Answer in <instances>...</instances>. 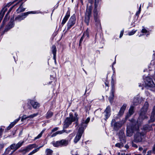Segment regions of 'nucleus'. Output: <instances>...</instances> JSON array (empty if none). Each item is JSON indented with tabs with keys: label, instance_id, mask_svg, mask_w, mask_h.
<instances>
[{
	"label": "nucleus",
	"instance_id": "1",
	"mask_svg": "<svg viewBox=\"0 0 155 155\" xmlns=\"http://www.w3.org/2000/svg\"><path fill=\"white\" fill-rule=\"evenodd\" d=\"M134 141L136 143L141 142L145 139L146 132L142 129H139L137 127V130L134 132Z\"/></svg>",
	"mask_w": 155,
	"mask_h": 155
},
{
	"label": "nucleus",
	"instance_id": "2",
	"mask_svg": "<svg viewBox=\"0 0 155 155\" xmlns=\"http://www.w3.org/2000/svg\"><path fill=\"white\" fill-rule=\"evenodd\" d=\"M148 107L149 104L146 101L145 102L141 110V112L138 119L139 120L141 119L143 120L147 118V117L146 115V114L147 111Z\"/></svg>",
	"mask_w": 155,
	"mask_h": 155
},
{
	"label": "nucleus",
	"instance_id": "3",
	"mask_svg": "<svg viewBox=\"0 0 155 155\" xmlns=\"http://www.w3.org/2000/svg\"><path fill=\"white\" fill-rule=\"evenodd\" d=\"M51 143L54 147L66 146L68 144V140L62 139L56 142L53 141Z\"/></svg>",
	"mask_w": 155,
	"mask_h": 155
},
{
	"label": "nucleus",
	"instance_id": "4",
	"mask_svg": "<svg viewBox=\"0 0 155 155\" xmlns=\"http://www.w3.org/2000/svg\"><path fill=\"white\" fill-rule=\"evenodd\" d=\"M92 7L91 6H87L85 17V22L87 25H89L90 17L91 14Z\"/></svg>",
	"mask_w": 155,
	"mask_h": 155
},
{
	"label": "nucleus",
	"instance_id": "5",
	"mask_svg": "<svg viewBox=\"0 0 155 155\" xmlns=\"http://www.w3.org/2000/svg\"><path fill=\"white\" fill-rule=\"evenodd\" d=\"M138 127L137 125L134 126L133 123H132L131 126H127V129L126 135L128 137H131L133 135L134 131H135L137 130V128Z\"/></svg>",
	"mask_w": 155,
	"mask_h": 155
},
{
	"label": "nucleus",
	"instance_id": "6",
	"mask_svg": "<svg viewBox=\"0 0 155 155\" xmlns=\"http://www.w3.org/2000/svg\"><path fill=\"white\" fill-rule=\"evenodd\" d=\"M124 123L121 121L116 122L115 120L114 119L112 120L111 125L113 127V129L114 130H117L122 126Z\"/></svg>",
	"mask_w": 155,
	"mask_h": 155
},
{
	"label": "nucleus",
	"instance_id": "7",
	"mask_svg": "<svg viewBox=\"0 0 155 155\" xmlns=\"http://www.w3.org/2000/svg\"><path fill=\"white\" fill-rule=\"evenodd\" d=\"M76 17L74 15L71 17L67 25L68 30L69 29L75 24Z\"/></svg>",
	"mask_w": 155,
	"mask_h": 155
},
{
	"label": "nucleus",
	"instance_id": "8",
	"mask_svg": "<svg viewBox=\"0 0 155 155\" xmlns=\"http://www.w3.org/2000/svg\"><path fill=\"white\" fill-rule=\"evenodd\" d=\"M90 118L89 117L87 118L85 120H83L81 122V124L80 125V127L79 129L80 128L83 130V132H84V129L86 128L87 126V124L89 122Z\"/></svg>",
	"mask_w": 155,
	"mask_h": 155
},
{
	"label": "nucleus",
	"instance_id": "9",
	"mask_svg": "<svg viewBox=\"0 0 155 155\" xmlns=\"http://www.w3.org/2000/svg\"><path fill=\"white\" fill-rule=\"evenodd\" d=\"M83 133V130H81V129L80 128V129H78L74 140V142L75 143H77L80 140Z\"/></svg>",
	"mask_w": 155,
	"mask_h": 155
},
{
	"label": "nucleus",
	"instance_id": "10",
	"mask_svg": "<svg viewBox=\"0 0 155 155\" xmlns=\"http://www.w3.org/2000/svg\"><path fill=\"white\" fill-rule=\"evenodd\" d=\"M32 12H28L22 13L21 15H19L15 18L16 21H21L24 19L25 17L29 14L31 13Z\"/></svg>",
	"mask_w": 155,
	"mask_h": 155
},
{
	"label": "nucleus",
	"instance_id": "11",
	"mask_svg": "<svg viewBox=\"0 0 155 155\" xmlns=\"http://www.w3.org/2000/svg\"><path fill=\"white\" fill-rule=\"evenodd\" d=\"M24 142V141L19 142L17 144L15 143L12 144L10 146L11 149L12 150H14V151H15L22 145Z\"/></svg>",
	"mask_w": 155,
	"mask_h": 155
},
{
	"label": "nucleus",
	"instance_id": "12",
	"mask_svg": "<svg viewBox=\"0 0 155 155\" xmlns=\"http://www.w3.org/2000/svg\"><path fill=\"white\" fill-rule=\"evenodd\" d=\"M118 136L120 140L124 143L126 142L125 136L124 131L122 130H120L118 133Z\"/></svg>",
	"mask_w": 155,
	"mask_h": 155
},
{
	"label": "nucleus",
	"instance_id": "13",
	"mask_svg": "<svg viewBox=\"0 0 155 155\" xmlns=\"http://www.w3.org/2000/svg\"><path fill=\"white\" fill-rule=\"evenodd\" d=\"M115 87L113 84H112V88L111 91V96L109 97V99L110 103L112 102L114 97V93L115 91Z\"/></svg>",
	"mask_w": 155,
	"mask_h": 155
},
{
	"label": "nucleus",
	"instance_id": "14",
	"mask_svg": "<svg viewBox=\"0 0 155 155\" xmlns=\"http://www.w3.org/2000/svg\"><path fill=\"white\" fill-rule=\"evenodd\" d=\"M147 82H146V84L149 87H154L155 84L154 83L152 79L149 77L146 78Z\"/></svg>",
	"mask_w": 155,
	"mask_h": 155
},
{
	"label": "nucleus",
	"instance_id": "15",
	"mask_svg": "<svg viewBox=\"0 0 155 155\" xmlns=\"http://www.w3.org/2000/svg\"><path fill=\"white\" fill-rule=\"evenodd\" d=\"M37 147V146L35 144H30L26 148L23 150V151H25V153L28 152L29 150H31L33 148H35Z\"/></svg>",
	"mask_w": 155,
	"mask_h": 155
},
{
	"label": "nucleus",
	"instance_id": "16",
	"mask_svg": "<svg viewBox=\"0 0 155 155\" xmlns=\"http://www.w3.org/2000/svg\"><path fill=\"white\" fill-rule=\"evenodd\" d=\"M72 122V121L70 117L67 118L65 120V123L64 125V128H67L71 124Z\"/></svg>",
	"mask_w": 155,
	"mask_h": 155
},
{
	"label": "nucleus",
	"instance_id": "17",
	"mask_svg": "<svg viewBox=\"0 0 155 155\" xmlns=\"http://www.w3.org/2000/svg\"><path fill=\"white\" fill-rule=\"evenodd\" d=\"M110 108L109 106H108L106 108L104 113L106 119H107L110 115Z\"/></svg>",
	"mask_w": 155,
	"mask_h": 155
},
{
	"label": "nucleus",
	"instance_id": "18",
	"mask_svg": "<svg viewBox=\"0 0 155 155\" xmlns=\"http://www.w3.org/2000/svg\"><path fill=\"white\" fill-rule=\"evenodd\" d=\"M127 107V105L124 104L121 107L120 111L118 113V115L120 116L122 115L124 113V111Z\"/></svg>",
	"mask_w": 155,
	"mask_h": 155
},
{
	"label": "nucleus",
	"instance_id": "19",
	"mask_svg": "<svg viewBox=\"0 0 155 155\" xmlns=\"http://www.w3.org/2000/svg\"><path fill=\"white\" fill-rule=\"evenodd\" d=\"M30 103L34 108H37L40 106L39 104L38 103L33 100L31 101Z\"/></svg>",
	"mask_w": 155,
	"mask_h": 155
},
{
	"label": "nucleus",
	"instance_id": "20",
	"mask_svg": "<svg viewBox=\"0 0 155 155\" xmlns=\"http://www.w3.org/2000/svg\"><path fill=\"white\" fill-rule=\"evenodd\" d=\"M7 8L6 7H4L0 13V21H1L5 12L7 11Z\"/></svg>",
	"mask_w": 155,
	"mask_h": 155
},
{
	"label": "nucleus",
	"instance_id": "21",
	"mask_svg": "<svg viewBox=\"0 0 155 155\" xmlns=\"http://www.w3.org/2000/svg\"><path fill=\"white\" fill-rule=\"evenodd\" d=\"M75 116L74 117L72 114H70V118L72 122L77 121L78 120V118L77 117L78 115L76 113H75L74 114Z\"/></svg>",
	"mask_w": 155,
	"mask_h": 155
},
{
	"label": "nucleus",
	"instance_id": "22",
	"mask_svg": "<svg viewBox=\"0 0 155 155\" xmlns=\"http://www.w3.org/2000/svg\"><path fill=\"white\" fill-rule=\"evenodd\" d=\"M70 15V13H69V12H67L66 13V14L65 17H64V19H63V20L62 21V22L61 23L62 24L64 25L66 23V22L68 20V18L69 17Z\"/></svg>",
	"mask_w": 155,
	"mask_h": 155
},
{
	"label": "nucleus",
	"instance_id": "23",
	"mask_svg": "<svg viewBox=\"0 0 155 155\" xmlns=\"http://www.w3.org/2000/svg\"><path fill=\"white\" fill-rule=\"evenodd\" d=\"M134 112V107L133 106H131L129 110V113L127 114L126 116V118H128L131 115L133 114Z\"/></svg>",
	"mask_w": 155,
	"mask_h": 155
},
{
	"label": "nucleus",
	"instance_id": "24",
	"mask_svg": "<svg viewBox=\"0 0 155 155\" xmlns=\"http://www.w3.org/2000/svg\"><path fill=\"white\" fill-rule=\"evenodd\" d=\"M97 10L96 9H94V19L95 22L99 21L98 17L97 16Z\"/></svg>",
	"mask_w": 155,
	"mask_h": 155
},
{
	"label": "nucleus",
	"instance_id": "25",
	"mask_svg": "<svg viewBox=\"0 0 155 155\" xmlns=\"http://www.w3.org/2000/svg\"><path fill=\"white\" fill-rule=\"evenodd\" d=\"M23 3H21L19 7L17 9L16 11L17 13H19L24 12L25 10V8H23L22 4Z\"/></svg>",
	"mask_w": 155,
	"mask_h": 155
},
{
	"label": "nucleus",
	"instance_id": "26",
	"mask_svg": "<svg viewBox=\"0 0 155 155\" xmlns=\"http://www.w3.org/2000/svg\"><path fill=\"white\" fill-rule=\"evenodd\" d=\"M52 53L54 55V58L55 59L56 52V48L54 45H53L52 47Z\"/></svg>",
	"mask_w": 155,
	"mask_h": 155
},
{
	"label": "nucleus",
	"instance_id": "27",
	"mask_svg": "<svg viewBox=\"0 0 155 155\" xmlns=\"http://www.w3.org/2000/svg\"><path fill=\"white\" fill-rule=\"evenodd\" d=\"M64 132H66V131H57V132H56L55 133L53 134L51 136V137H54L56 136L57 134H61L62 133H64Z\"/></svg>",
	"mask_w": 155,
	"mask_h": 155
},
{
	"label": "nucleus",
	"instance_id": "28",
	"mask_svg": "<svg viewBox=\"0 0 155 155\" xmlns=\"http://www.w3.org/2000/svg\"><path fill=\"white\" fill-rule=\"evenodd\" d=\"M142 129L143 131H144L146 132V131L151 130V127L148 125H145L143 126V129Z\"/></svg>",
	"mask_w": 155,
	"mask_h": 155
},
{
	"label": "nucleus",
	"instance_id": "29",
	"mask_svg": "<svg viewBox=\"0 0 155 155\" xmlns=\"http://www.w3.org/2000/svg\"><path fill=\"white\" fill-rule=\"evenodd\" d=\"M155 120V114L152 113L150 117V119L149 120V122H153Z\"/></svg>",
	"mask_w": 155,
	"mask_h": 155
},
{
	"label": "nucleus",
	"instance_id": "30",
	"mask_svg": "<svg viewBox=\"0 0 155 155\" xmlns=\"http://www.w3.org/2000/svg\"><path fill=\"white\" fill-rule=\"evenodd\" d=\"M43 146V145L37 148L36 149L34 150H32L31 152L33 155V154H34L35 153H36L40 149V148H41Z\"/></svg>",
	"mask_w": 155,
	"mask_h": 155
},
{
	"label": "nucleus",
	"instance_id": "31",
	"mask_svg": "<svg viewBox=\"0 0 155 155\" xmlns=\"http://www.w3.org/2000/svg\"><path fill=\"white\" fill-rule=\"evenodd\" d=\"M14 23L10 21L7 25V27L8 29H10L14 26Z\"/></svg>",
	"mask_w": 155,
	"mask_h": 155
},
{
	"label": "nucleus",
	"instance_id": "32",
	"mask_svg": "<svg viewBox=\"0 0 155 155\" xmlns=\"http://www.w3.org/2000/svg\"><path fill=\"white\" fill-rule=\"evenodd\" d=\"M123 143V142H121L120 143H117L115 144V146L116 147L121 148L124 146Z\"/></svg>",
	"mask_w": 155,
	"mask_h": 155
},
{
	"label": "nucleus",
	"instance_id": "33",
	"mask_svg": "<svg viewBox=\"0 0 155 155\" xmlns=\"http://www.w3.org/2000/svg\"><path fill=\"white\" fill-rule=\"evenodd\" d=\"M46 155H52L53 151L50 149H48L46 150Z\"/></svg>",
	"mask_w": 155,
	"mask_h": 155
},
{
	"label": "nucleus",
	"instance_id": "34",
	"mask_svg": "<svg viewBox=\"0 0 155 155\" xmlns=\"http://www.w3.org/2000/svg\"><path fill=\"white\" fill-rule=\"evenodd\" d=\"M53 113L51 111H48L46 114V117L47 118H50L53 115Z\"/></svg>",
	"mask_w": 155,
	"mask_h": 155
},
{
	"label": "nucleus",
	"instance_id": "35",
	"mask_svg": "<svg viewBox=\"0 0 155 155\" xmlns=\"http://www.w3.org/2000/svg\"><path fill=\"white\" fill-rule=\"evenodd\" d=\"M99 0H94V8L97 9V8L98 6Z\"/></svg>",
	"mask_w": 155,
	"mask_h": 155
},
{
	"label": "nucleus",
	"instance_id": "36",
	"mask_svg": "<svg viewBox=\"0 0 155 155\" xmlns=\"http://www.w3.org/2000/svg\"><path fill=\"white\" fill-rule=\"evenodd\" d=\"M89 31L88 30V29L87 28L86 30V31L84 32V33L83 35H84V36H87V38H89Z\"/></svg>",
	"mask_w": 155,
	"mask_h": 155
},
{
	"label": "nucleus",
	"instance_id": "37",
	"mask_svg": "<svg viewBox=\"0 0 155 155\" xmlns=\"http://www.w3.org/2000/svg\"><path fill=\"white\" fill-rule=\"evenodd\" d=\"M139 102L138 98L137 97L135 98L133 101V103L134 105H137Z\"/></svg>",
	"mask_w": 155,
	"mask_h": 155
},
{
	"label": "nucleus",
	"instance_id": "38",
	"mask_svg": "<svg viewBox=\"0 0 155 155\" xmlns=\"http://www.w3.org/2000/svg\"><path fill=\"white\" fill-rule=\"evenodd\" d=\"M43 133V131H42L41 132V133L37 136L35 137L34 140H35L40 138L41 137Z\"/></svg>",
	"mask_w": 155,
	"mask_h": 155
},
{
	"label": "nucleus",
	"instance_id": "39",
	"mask_svg": "<svg viewBox=\"0 0 155 155\" xmlns=\"http://www.w3.org/2000/svg\"><path fill=\"white\" fill-rule=\"evenodd\" d=\"M38 115V113L34 114L28 116V117L30 118H33Z\"/></svg>",
	"mask_w": 155,
	"mask_h": 155
},
{
	"label": "nucleus",
	"instance_id": "40",
	"mask_svg": "<svg viewBox=\"0 0 155 155\" xmlns=\"http://www.w3.org/2000/svg\"><path fill=\"white\" fill-rule=\"evenodd\" d=\"M95 22L96 23V25L97 27L99 28H101V25L100 21Z\"/></svg>",
	"mask_w": 155,
	"mask_h": 155
},
{
	"label": "nucleus",
	"instance_id": "41",
	"mask_svg": "<svg viewBox=\"0 0 155 155\" xmlns=\"http://www.w3.org/2000/svg\"><path fill=\"white\" fill-rule=\"evenodd\" d=\"M136 32V31H130L128 35H132L134 34Z\"/></svg>",
	"mask_w": 155,
	"mask_h": 155
},
{
	"label": "nucleus",
	"instance_id": "42",
	"mask_svg": "<svg viewBox=\"0 0 155 155\" xmlns=\"http://www.w3.org/2000/svg\"><path fill=\"white\" fill-rule=\"evenodd\" d=\"M84 35H83L82 36V37H81V39L80 40V41H79V46L81 45V44L82 42V41H83V38H84Z\"/></svg>",
	"mask_w": 155,
	"mask_h": 155
},
{
	"label": "nucleus",
	"instance_id": "43",
	"mask_svg": "<svg viewBox=\"0 0 155 155\" xmlns=\"http://www.w3.org/2000/svg\"><path fill=\"white\" fill-rule=\"evenodd\" d=\"M28 116L26 117V115H24L23 116L21 119V120L22 121L23 120H25L28 118Z\"/></svg>",
	"mask_w": 155,
	"mask_h": 155
},
{
	"label": "nucleus",
	"instance_id": "44",
	"mask_svg": "<svg viewBox=\"0 0 155 155\" xmlns=\"http://www.w3.org/2000/svg\"><path fill=\"white\" fill-rule=\"evenodd\" d=\"M58 129V127H55L51 130V133L57 131Z\"/></svg>",
	"mask_w": 155,
	"mask_h": 155
},
{
	"label": "nucleus",
	"instance_id": "45",
	"mask_svg": "<svg viewBox=\"0 0 155 155\" xmlns=\"http://www.w3.org/2000/svg\"><path fill=\"white\" fill-rule=\"evenodd\" d=\"M141 32L142 33H146L147 32V31L145 29L143 28L142 29Z\"/></svg>",
	"mask_w": 155,
	"mask_h": 155
},
{
	"label": "nucleus",
	"instance_id": "46",
	"mask_svg": "<svg viewBox=\"0 0 155 155\" xmlns=\"http://www.w3.org/2000/svg\"><path fill=\"white\" fill-rule=\"evenodd\" d=\"M6 21V19H5V18H4V20H3V22H2L3 24L2 25V26H1V28H3L4 27V25H5V22Z\"/></svg>",
	"mask_w": 155,
	"mask_h": 155
},
{
	"label": "nucleus",
	"instance_id": "47",
	"mask_svg": "<svg viewBox=\"0 0 155 155\" xmlns=\"http://www.w3.org/2000/svg\"><path fill=\"white\" fill-rule=\"evenodd\" d=\"M4 129L2 128L0 129V138L1 137L2 134V133Z\"/></svg>",
	"mask_w": 155,
	"mask_h": 155
},
{
	"label": "nucleus",
	"instance_id": "48",
	"mask_svg": "<svg viewBox=\"0 0 155 155\" xmlns=\"http://www.w3.org/2000/svg\"><path fill=\"white\" fill-rule=\"evenodd\" d=\"M132 146L133 147H135V148H137V147H138L137 146V145L135 144V143H134L133 142L132 143Z\"/></svg>",
	"mask_w": 155,
	"mask_h": 155
},
{
	"label": "nucleus",
	"instance_id": "49",
	"mask_svg": "<svg viewBox=\"0 0 155 155\" xmlns=\"http://www.w3.org/2000/svg\"><path fill=\"white\" fill-rule=\"evenodd\" d=\"M124 33V30H123L120 31V38H121L123 36Z\"/></svg>",
	"mask_w": 155,
	"mask_h": 155
},
{
	"label": "nucleus",
	"instance_id": "50",
	"mask_svg": "<svg viewBox=\"0 0 155 155\" xmlns=\"http://www.w3.org/2000/svg\"><path fill=\"white\" fill-rule=\"evenodd\" d=\"M15 124V122H12L11 124L10 125V126H11L12 127Z\"/></svg>",
	"mask_w": 155,
	"mask_h": 155
},
{
	"label": "nucleus",
	"instance_id": "51",
	"mask_svg": "<svg viewBox=\"0 0 155 155\" xmlns=\"http://www.w3.org/2000/svg\"><path fill=\"white\" fill-rule=\"evenodd\" d=\"M13 7H14V6H13V7H12L11 8H10V9H9L8 12L7 14V15H8V14H9L11 12V11H12V9L13 8Z\"/></svg>",
	"mask_w": 155,
	"mask_h": 155
},
{
	"label": "nucleus",
	"instance_id": "52",
	"mask_svg": "<svg viewBox=\"0 0 155 155\" xmlns=\"http://www.w3.org/2000/svg\"><path fill=\"white\" fill-rule=\"evenodd\" d=\"M4 146V144H0V149H2Z\"/></svg>",
	"mask_w": 155,
	"mask_h": 155
},
{
	"label": "nucleus",
	"instance_id": "53",
	"mask_svg": "<svg viewBox=\"0 0 155 155\" xmlns=\"http://www.w3.org/2000/svg\"><path fill=\"white\" fill-rule=\"evenodd\" d=\"M105 85L107 87V90H108V87H109L108 85V82H105Z\"/></svg>",
	"mask_w": 155,
	"mask_h": 155
},
{
	"label": "nucleus",
	"instance_id": "54",
	"mask_svg": "<svg viewBox=\"0 0 155 155\" xmlns=\"http://www.w3.org/2000/svg\"><path fill=\"white\" fill-rule=\"evenodd\" d=\"M152 113L154 114H155V106H154L153 107V111L152 112Z\"/></svg>",
	"mask_w": 155,
	"mask_h": 155
},
{
	"label": "nucleus",
	"instance_id": "55",
	"mask_svg": "<svg viewBox=\"0 0 155 155\" xmlns=\"http://www.w3.org/2000/svg\"><path fill=\"white\" fill-rule=\"evenodd\" d=\"M147 155H152V151H149L147 152Z\"/></svg>",
	"mask_w": 155,
	"mask_h": 155
},
{
	"label": "nucleus",
	"instance_id": "56",
	"mask_svg": "<svg viewBox=\"0 0 155 155\" xmlns=\"http://www.w3.org/2000/svg\"><path fill=\"white\" fill-rule=\"evenodd\" d=\"M141 5H140V7L139 8V13H140V12L141 11Z\"/></svg>",
	"mask_w": 155,
	"mask_h": 155
},
{
	"label": "nucleus",
	"instance_id": "57",
	"mask_svg": "<svg viewBox=\"0 0 155 155\" xmlns=\"http://www.w3.org/2000/svg\"><path fill=\"white\" fill-rule=\"evenodd\" d=\"M11 128H12L9 125L8 126L7 128V130H9Z\"/></svg>",
	"mask_w": 155,
	"mask_h": 155
},
{
	"label": "nucleus",
	"instance_id": "58",
	"mask_svg": "<svg viewBox=\"0 0 155 155\" xmlns=\"http://www.w3.org/2000/svg\"><path fill=\"white\" fill-rule=\"evenodd\" d=\"M62 131H66V132H66L67 133H68L71 131V130H69V131H68L66 130H62Z\"/></svg>",
	"mask_w": 155,
	"mask_h": 155
},
{
	"label": "nucleus",
	"instance_id": "59",
	"mask_svg": "<svg viewBox=\"0 0 155 155\" xmlns=\"http://www.w3.org/2000/svg\"><path fill=\"white\" fill-rule=\"evenodd\" d=\"M19 120V119L16 120L15 121H14V122H15V124Z\"/></svg>",
	"mask_w": 155,
	"mask_h": 155
},
{
	"label": "nucleus",
	"instance_id": "60",
	"mask_svg": "<svg viewBox=\"0 0 155 155\" xmlns=\"http://www.w3.org/2000/svg\"><path fill=\"white\" fill-rule=\"evenodd\" d=\"M143 149V148L141 147H139V150L141 151Z\"/></svg>",
	"mask_w": 155,
	"mask_h": 155
},
{
	"label": "nucleus",
	"instance_id": "61",
	"mask_svg": "<svg viewBox=\"0 0 155 155\" xmlns=\"http://www.w3.org/2000/svg\"><path fill=\"white\" fill-rule=\"evenodd\" d=\"M89 2H90L91 3H93V0H89Z\"/></svg>",
	"mask_w": 155,
	"mask_h": 155
},
{
	"label": "nucleus",
	"instance_id": "62",
	"mask_svg": "<svg viewBox=\"0 0 155 155\" xmlns=\"http://www.w3.org/2000/svg\"><path fill=\"white\" fill-rule=\"evenodd\" d=\"M125 155H131L130 153H127Z\"/></svg>",
	"mask_w": 155,
	"mask_h": 155
},
{
	"label": "nucleus",
	"instance_id": "63",
	"mask_svg": "<svg viewBox=\"0 0 155 155\" xmlns=\"http://www.w3.org/2000/svg\"><path fill=\"white\" fill-rule=\"evenodd\" d=\"M32 154L30 152L29 153L28 155H32Z\"/></svg>",
	"mask_w": 155,
	"mask_h": 155
},
{
	"label": "nucleus",
	"instance_id": "64",
	"mask_svg": "<svg viewBox=\"0 0 155 155\" xmlns=\"http://www.w3.org/2000/svg\"><path fill=\"white\" fill-rule=\"evenodd\" d=\"M121 155H125V153H121Z\"/></svg>",
	"mask_w": 155,
	"mask_h": 155
}]
</instances>
